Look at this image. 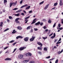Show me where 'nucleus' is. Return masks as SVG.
<instances>
[{"label":"nucleus","mask_w":63,"mask_h":63,"mask_svg":"<svg viewBox=\"0 0 63 63\" xmlns=\"http://www.w3.org/2000/svg\"><path fill=\"white\" fill-rule=\"evenodd\" d=\"M23 57V55L22 54L19 55L18 57V58L19 59H22Z\"/></svg>","instance_id":"nucleus-1"},{"label":"nucleus","mask_w":63,"mask_h":63,"mask_svg":"<svg viewBox=\"0 0 63 63\" xmlns=\"http://www.w3.org/2000/svg\"><path fill=\"white\" fill-rule=\"evenodd\" d=\"M35 37H34L33 36H32V37L30 39V41L31 42H32L34 40V39H35Z\"/></svg>","instance_id":"nucleus-2"},{"label":"nucleus","mask_w":63,"mask_h":63,"mask_svg":"<svg viewBox=\"0 0 63 63\" xmlns=\"http://www.w3.org/2000/svg\"><path fill=\"white\" fill-rule=\"evenodd\" d=\"M19 20V18H16L15 19V22H16V23H19L20 22H19V21H18V20Z\"/></svg>","instance_id":"nucleus-3"},{"label":"nucleus","mask_w":63,"mask_h":63,"mask_svg":"<svg viewBox=\"0 0 63 63\" xmlns=\"http://www.w3.org/2000/svg\"><path fill=\"white\" fill-rule=\"evenodd\" d=\"M36 19H37V18H35V19H34L32 22L31 23V24H34V23H35L36 22V21H35Z\"/></svg>","instance_id":"nucleus-4"},{"label":"nucleus","mask_w":63,"mask_h":63,"mask_svg":"<svg viewBox=\"0 0 63 63\" xmlns=\"http://www.w3.org/2000/svg\"><path fill=\"white\" fill-rule=\"evenodd\" d=\"M12 60L11 58H7L5 59V61H10V60Z\"/></svg>","instance_id":"nucleus-5"},{"label":"nucleus","mask_w":63,"mask_h":63,"mask_svg":"<svg viewBox=\"0 0 63 63\" xmlns=\"http://www.w3.org/2000/svg\"><path fill=\"white\" fill-rule=\"evenodd\" d=\"M17 1H16V2H13V6H16V4H17Z\"/></svg>","instance_id":"nucleus-6"},{"label":"nucleus","mask_w":63,"mask_h":63,"mask_svg":"<svg viewBox=\"0 0 63 63\" xmlns=\"http://www.w3.org/2000/svg\"><path fill=\"white\" fill-rule=\"evenodd\" d=\"M29 39L28 37H26L24 38V40L25 41V42H27L28 40Z\"/></svg>","instance_id":"nucleus-7"},{"label":"nucleus","mask_w":63,"mask_h":63,"mask_svg":"<svg viewBox=\"0 0 63 63\" xmlns=\"http://www.w3.org/2000/svg\"><path fill=\"white\" fill-rule=\"evenodd\" d=\"M60 5L61 6H62L63 5L62 0H60Z\"/></svg>","instance_id":"nucleus-8"},{"label":"nucleus","mask_w":63,"mask_h":63,"mask_svg":"<svg viewBox=\"0 0 63 63\" xmlns=\"http://www.w3.org/2000/svg\"><path fill=\"white\" fill-rule=\"evenodd\" d=\"M55 33H54L53 34V36H52L51 37V39H54L55 37Z\"/></svg>","instance_id":"nucleus-9"},{"label":"nucleus","mask_w":63,"mask_h":63,"mask_svg":"<svg viewBox=\"0 0 63 63\" xmlns=\"http://www.w3.org/2000/svg\"><path fill=\"white\" fill-rule=\"evenodd\" d=\"M25 48V47H21L19 48V50H22Z\"/></svg>","instance_id":"nucleus-10"},{"label":"nucleus","mask_w":63,"mask_h":63,"mask_svg":"<svg viewBox=\"0 0 63 63\" xmlns=\"http://www.w3.org/2000/svg\"><path fill=\"white\" fill-rule=\"evenodd\" d=\"M17 28L19 30H22V28L20 26H18L17 27Z\"/></svg>","instance_id":"nucleus-11"},{"label":"nucleus","mask_w":63,"mask_h":63,"mask_svg":"<svg viewBox=\"0 0 63 63\" xmlns=\"http://www.w3.org/2000/svg\"><path fill=\"white\" fill-rule=\"evenodd\" d=\"M49 6V4H48L45 7L44 9L45 10H46L47 9V8H48V6Z\"/></svg>","instance_id":"nucleus-12"},{"label":"nucleus","mask_w":63,"mask_h":63,"mask_svg":"<svg viewBox=\"0 0 63 63\" xmlns=\"http://www.w3.org/2000/svg\"><path fill=\"white\" fill-rule=\"evenodd\" d=\"M37 44L39 45V46H43V44H42V43L39 42H38L37 43Z\"/></svg>","instance_id":"nucleus-13"},{"label":"nucleus","mask_w":63,"mask_h":63,"mask_svg":"<svg viewBox=\"0 0 63 63\" xmlns=\"http://www.w3.org/2000/svg\"><path fill=\"white\" fill-rule=\"evenodd\" d=\"M40 23H41V22L39 21L37 23H36V24H35V25H39V24H40Z\"/></svg>","instance_id":"nucleus-14"},{"label":"nucleus","mask_w":63,"mask_h":63,"mask_svg":"<svg viewBox=\"0 0 63 63\" xmlns=\"http://www.w3.org/2000/svg\"><path fill=\"white\" fill-rule=\"evenodd\" d=\"M16 39H18V38H23V37L21 36H18L16 38Z\"/></svg>","instance_id":"nucleus-15"},{"label":"nucleus","mask_w":63,"mask_h":63,"mask_svg":"<svg viewBox=\"0 0 63 63\" xmlns=\"http://www.w3.org/2000/svg\"><path fill=\"white\" fill-rule=\"evenodd\" d=\"M0 27H3V22H0Z\"/></svg>","instance_id":"nucleus-16"},{"label":"nucleus","mask_w":63,"mask_h":63,"mask_svg":"<svg viewBox=\"0 0 63 63\" xmlns=\"http://www.w3.org/2000/svg\"><path fill=\"white\" fill-rule=\"evenodd\" d=\"M16 30H13V32H12V33L13 34H15V33H16V31H15Z\"/></svg>","instance_id":"nucleus-17"},{"label":"nucleus","mask_w":63,"mask_h":63,"mask_svg":"<svg viewBox=\"0 0 63 63\" xmlns=\"http://www.w3.org/2000/svg\"><path fill=\"white\" fill-rule=\"evenodd\" d=\"M37 49H39V50H42L43 49V48H42V47H38Z\"/></svg>","instance_id":"nucleus-18"},{"label":"nucleus","mask_w":63,"mask_h":63,"mask_svg":"<svg viewBox=\"0 0 63 63\" xmlns=\"http://www.w3.org/2000/svg\"><path fill=\"white\" fill-rule=\"evenodd\" d=\"M31 7V6H29L27 7L25 9L26 10H28V9H30V8Z\"/></svg>","instance_id":"nucleus-19"},{"label":"nucleus","mask_w":63,"mask_h":63,"mask_svg":"<svg viewBox=\"0 0 63 63\" xmlns=\"http://www.w3.org/2000/svg\"><path fill=\"white\" fill-rule=\"evenodd\" d=\"M29 60L24 61V62L25 63H27V62H29Z\"/></svg>","instance_id":"nucleus-20"},{"label":"nucleus","mask_w":63,"mask_h":63,"mask_svg":"<svg viewBox=\"0 0 63 63\" xmlns=\"http://www.w3.org/2000/svg\"><path fill=\"white\" fill-rule=\"evenodd\" d=\"M28 55L30 56H31L32 55V54H31V53H30V52H28Z\"/></svg>","instance_id":"nucleus-21"},{"label":"nucleus","mask_w":63,"mask_h":63,"mask_svg":"<svg viewBox=\"0 0 63 63\" xmlns=\"http://www.w3.org/2000/svg\"><path fill=\"white\" fill-rule=\"evenodd\" d=\"M13 5V2H11L10 3V7H12V6Z\"/></svg>","instance_id":"nucleus-22"},{"label":"nucleus","mask_w":63,"mask_h":63,"mask_svg":"<svg viewBox=\"0 0 63 63\" xmlns=\"http://www.w3.org/2000/svg\"><path fill=\"white\" fill-rule=\"evenodd\" d=\"M15 42V40H12L11 41L9 42V43H13V42Z\"/></svg>","instance_id":"nucleus-23"},{"label":"nucleus","mask_w":63,"mask_h":63,"mask_svg":"<svg viewBox=\"0 0 63 63\" xmlns=\"http://www.w3.org/2000/svg\"><path fill=\"white\" fill-rule=\"evenodd\" d=\"M48 23H51V21L50 20V19H49L48 20Z\"/></svg>","instance_id":"nucleus-24"},{"label":"nucleus","mask_w":63,"mask_h":63,"mask_svg":"<svg viewBox=\"0 0 63 63\" xmlns=\"http://www.w3.org/2000/svg\"><path fill=\"white\" fill-rule=\"evenodd\" d=\"M22 11V9L20 10H18L16 12V13H19V12H21Z\"/></svg>","instance_id":"nucleus-25"},{"label":"nucleus","mask_w":63,"mask_h":63,"mask_svg":"<svg viewBox=\"0 0 63 63\" xmlns=\"http://www.w3.org/2000/svg\"><path fill=\"white\" fill-rule=\"evenodd\" d=\"M38 52L39 54H40V55H42V52H41L38 51Z\"/></svg>","instance_id":"nucleus-26"},{"label":"nucleus","mask_w":63,"mask_h":63,"mask_svg":"<svg viewBox=\"0 0 63 63\" xmlns=\"http://www.w3.org/2000/svg\"><path fill=\"white\" fill-rule=\"evenodd\" d=\"M15 16H19V14L18 13L17 14H16L15 15Z\"/></svg>","instance_id":"nucleus-27"},{"label":"nucleus","mask_w":63,"mask_h":63,"mask_svg":"<svg viewBox=\"0 0 63 63\" xmlns=\"http://www.w3.org/2000/svg\"><path fill=\"white\" fill-rule=\"evenodd\" d=\"M44 50H45V51H47V48L46 47H45L44 48Z\"/></svg>","instance_id":"nucleus-28"},{"label":"nucleus","mask_w":63,"mask_h":63,"mask_svg":"<svg viewBox=\"0 0 63 63\" xmlns=\"http://www.w3.org/2000/svg\"><path fill=\"white\" fill-rule=\"evenodd\" d=\"M9 17L10 19H13V17L11 16H9Z\"/></svg>","instance_id":"nucleus-29"},{"label":"nucleus","mask_w":63,"mask_h":63,"mask_svg":"<svg viewBox=\"0 0 63 63\" xmlns=\"http://www.w3.org/2000/svg\"><path fill=\"white\" fill-rule=\"evenodd\" d=\"M9 30V29L7 28L4 31V32H6V31H8V30Z\"/></svg>","instance_id":"nucleus-30"},{"label":"nucleus","mask_w":63,"mask_h":63,"mask_svg":"<svg viewBox=\"0 0 63 63\" xmlns=\"http://www.w3.org/2000/svg\"><path fill=\"white\" fill-rule=\"evenodd\" d=\"M30 27L31 26H29L27 28V29L28 30V29H30Z\"/></svg>","instance_id":"nucleus-31"},{"label":"nucleus","mask_w":63,"mask_h":63,"mask_svg":"<svg viewBox=\"0 0 63 63\" xmlns=\"http://www.w3.org/2000/svg\"><path fill=\"white\" fill-rule=\"evenodd\" d=\"M44 1H43L42 2H41L39 3V5H41V4H43L44 3Z\"/></svg>","instance_id":"nucleus-32"},{"label":"nucleus","mask_w":63,"mask_h":63,"mask_svg":"<svg viewBox=\"0 0 63 63\" xmlns=\"http://www.w3.org/2000/svg\"><path fill=\"white\" fill-rule=\"evenodd\" d=\"M56 26V23H55L54 25H53V28H54L55 26Z\"/></svg>","instance_id":"nucleus-33"},{"label":"nucleus","mask_w":63,"mask_h":63,"mask_svg":"<svg viewBox=\"0 0 63 63\" xmlns=\"http://www.w3.org/2000/svg\"><path fill=\"white\" fill-rule=\"evenodd\" d=\"M18 9V8H15L14 9H13V10H16Z\"/></svg>","instance_id":"nucleus-34"},{"label":"nucleus","mask_w":63,"mask_h":63,"mask_svg":"<svg viewBox=\"0 0 63 63\" xmlns=\"http://www.w3.org/2000/svg\"><path fill=\"white\" fill-rule=\"evenodd\" d=\"M57 5H58V3L56 2L55 4H54V6H57Z\"/></svg>","instance_id":"nucleus-35"},{"label":"nucleus","mask_w":63,"mask_h":63,"mask_svg":"<svg viewBox=\"0 0 63 63\" xmlns=\"http://www.w3.org/2000/svg\"><path fill=\"white\" fill-rule=\"evenodd\" d=\"M35 62L34 61H32L30 62L29 63H34Z\"/></svg>","instance_id":"nucleus-36"},{"label":"nucleus","mask_w":63,"mask_h":63,"mask_svg":"<svg viewBox=\"0 0 63 63\" xmlns=\"http://www.w3.org/2000/svg\"><path fill=\"white\" fill-rule=\"evenodd\" d=\"M7 2V0H4V3H5Z\"/></svg>","instance_id":"nucleus-37"},{"label":"nucleus","mask_w":63,"mask_h":63,"mask_svg":"<svg viewBox=\"0 0 63 63\" xmlns=\"http://www.w3.org/2000/svg\"><path fill=\"white\" fill-rule=\"evenodd\" d=\"M30 17V16H29L28 17H27L25 18V19H28Z\"/></svg>","instance_id":"nucleus-38"},{"label":"nucleus","mask_w":63,"mask_h":63,"mask_svg":"<svg viewBox=\"0 0 63 63\" xmlns=\"http://www.w3.org/2000/svg\"><path fill=\"white\" fill-rule=\"evenodd\" d=\"M43 28H44V29H47V27H46L45 26H44L43 27Z\"/></svg>","instance_id":"nucleus-39"},{"label":"nucleus","mask_w":63,"mask_h":63,"mask_svg":"<svg viewBox=\"0 0 63 63\" xmlns=\"http://www.w3.org/2000/svg\"><path fill=\"white\" fill-rule=\"evenodd\" d=\"M58 60H57L55 62V63H58Z\"/></svg>","instance_id":"nucleus-40"},{"label":"nucleus","mask_w":63,"mask_h":63,"mask_svg":"<svg viewBox=\"0 0 63 63\" xmlns=\"http://www.w3.org/2000/svg\"><path fill=\"white\" fill-rule=\"evenodd\" d=\"M61 27V24L60 23H59L58 25V27L59 28H60Z\"/></svg>","instance_id":"nucleus-41"},{"label":"nucleus","mask_w":63,"mask_h":63,"mask_svg":"<svg viewBox=\"0 0 63 63\" xmlns=\"http://www.w3.org/2000/svg\"><path fill=\"white\" fill-rule=\"evenodd\" d=\"M59 29L60 30H61L63 29V28L62 27L60 28H59Z\"/></svg>","instance_id":"nucleus-42"},{"label":"nucleus","mask_w":63,"mask_h":63,"mask_svg":"<svg viewBox=\"0 0 63 63\" xmlns=\"http://www.w3.org/2000/svg\"><path fill=\"white\" fill-rule=\"evenodd\" d=\"M53 33L52 32L51 34H50L49 35V37H50V36H52V35H53Z\"/></svg>","instance_id":"nucleus-43"},{"label":"nucleus","mask_w":63,"mask_h":63,"mask_svg":"<svg viewBox=\"0 0 63 63\" xmlns=\"http://www.w3.org/2000/svg\"><path fill=\"white\" fill-rule=\"evenodd\" d=\"M40 24L41 26H42V25H43V22H41V23H40Z\"/></svg>","instance_id":"nucleus-44"},{"label":"nucleus","mask_w":63,"mask_h":63,"mask_svg":"<svg viewBox=\"0 0 63 63\" xmlns=\"http://www.w3.org/2000/svg\"><path fill=\"white\" fill-rule=\"evenodd\" d=\"M50 57V56H48L46 58H47V59H48V58H49Z\"/></svg>","instance_id":"nucleus-45"},{"label":"nucleus","mask_w":63,"mask_h":63,"mask_svg":"<svg viewBox=\"0 0 63 63\" xmlns=\"http://www.w3.org/2000/svg\"><path fill=\"white\" fill-rule=\"evenodd\" d=\"M24 7H25L24 6V5H23L21 7H20L21 9H22V8H24Z\"/></svg>","instance_id":"nucleus-46"},{"label":"nucleus","mask_w":63,"mask_h":63,"mask_svg":"<svg viewBox=\"0 0 63 63\" xmlns=\"http://www.w3.org/2000/svg\"><path fill=\"white\" fill-rule=\"evenodd\" d=\"M22 2H23V0H21L20 2V4H21L22 3Z\"/></svg>","instance_id":"nucleus-47"},{"label":"nucleus","mask_w":63,"mask_h":63,"mask_svg":"<svg viewBox=\"0 0 63 63\" xmlns=\"http://www.w3.org/2000/svg\"><path fill=\"white\" fill-rule=\"evenodd\" d=\"M16 48H15L14 49V51L13 52V53H14L15 52V51H16Z\"/></svg>","instance_id":"nucleus-48"},{"label":"nucleus","mask_w":63,"mask_h":63,"mask_svg":"<svg viewBox=\"0 0 63 63\" xmlns=\"http://www.w3.org/2000/svg\"><path fill=\"white\" fill-rule=\"evenodd\" d=\"M57 41V39H56L55 40V41H54V43H56Z\"/></svg>","instance_id":"nucleus-49"},{"label":"nucleus","mask_w":63,"mask_h":63,"mask_svg":"<svg viewBox=\"0 0 63 63\" xmlns=\"http://www.w3.org/2000/svg\"><path fill=\"white\" fill-rule=\"evenodd\" d=\"M43 39H46L47 38V37H43Z\"/></svg>","instance_id":"nucleus-50"},{"label":"nucleus","mask_w":63,"mask_h":63,"mask_svg":"<svg viewBox=\"0 0 63 63\" xmlns=\"http://www.w3.org/2000/svg\"><path fill=\"white\" fill-rule=\"evenodd\" d=\"M21 15H22V16H24V13H21Z\"/></svg>","instance_id":"nucleus-51"},{"label":"nucleus","mask_w":63,"mask_h":63,"mask_svg":"<svg viewBox=\"0 0 63 63\" xmlns=\"http://www.w3.org/2000/svg\"><path fill=\"white\" fill-rule=\"evenodd\" d=\"M23 12L25 14H26V12L25 10H23Z\"/></svg>","instance_id":"nucleus-52"},{"label":"nucleus","mask_w":63,"mask_h":63,"mask_svg":"<svg viewBox=\"0 0 63 63\" xmlns=\"http://www.w3.org/2000/svg\"><path fill=\"white\" fill-rule=\"evenodd\" d=\"M34 29L35 31H37V30H38V29H37L34 28Z\"/></svg>","instance_id":"nucleus-53"},{"label":"nucleus","mask_w":63,"mask_h":63,"mask_svg":"<svg viewBox=\"0 0 63 63\" xmlns=\"http://www.w3.org/2000/svg\"><path fill=\"white\" fill-rule=\"evenodd\" d=\"M17 43L16 42H15V43H14L13 44V46H15V44H16Z\"/></svg>","instance_id":"nucleus-54"},{"label":"nucleus","mask_w":63,"mask_h":63,"mask_svg":"<svg viewBox=\"0 0 63 63\" xmlns=\"http://www.w3.org/2000/svg\"><path fill=\"white\" fill-rule=\"evenodd\" d=\"M61 53H60V51H59L58 52V54L59 55Z\"/></svg>","instance_id":"nucleus-55"},{"label":"nucleus","mask_w":63,"mask_h":63,"mask_svg":"<svg viewBox=\"0 0 63 63\" xmlns=\"http://www.w3.org/2000/svg\"><path fill=\"white\" fill-rule=\"evenodd\" d=\"M55 8H56V7H54V8H52L51 9V10H54V9H55Z\"/></svg>","instance_id":"nucleus-56"},{"label":"nucleus","mask_w":63,"mask_h":63,"mask_svg":"<svg viewBox=\"0 0 63 63\" xmlns=\"http://www.w3.org/2000/svg\"><path fill=\"white\" fill-rule=\"evenodd\" d=\"M29 13H32V11H29Z\"/></svg>","instance_id":"nucleus-57"},{"label":"nucleus","mask_w":63,"mask_h":63,"mask_svg":"<svg viewBox=\"0 0 63 63\" xmlns=\"http://www.w3.org/2000/svg\"><path fill=\"white\" fill-rule=\"evenodd\" d=\"M48 31V29H46L45 30V32H47Z\"/></svg>","instance_id":"nucleus-58"},{"label":"nucleus","mask_w":63,"mask_h":63,"mask_svg":"<svg viewBox=\"0 0 63 63\" xmlns=\"http://www.w3.org/2000/svg\"><path fill=\"white\" fill-rule=\"evenodd\" d=\"M28 54V53H26L25 54V55H26V56H28V55H27Z\"/></svg>","instance_id":"nucleus-59"},{"label":"nucleus","mask_w":63,"mask_h":63,"mask_svg":"<svg viewBox=\"0 0 63 63\" xmlns=\"http://www.w3.org/2000/svg\"><path fill=\"white\" fill-rule=\"evenodd\" d=\"M63 49H62L61 50V51L60 52V53H62V52H63Z\"/></svg>","instance_id":"nucleus-60"},{"label":"nucleus","mask_w":63,"mask_h":63,"mask_svg":"<svg viewBox=\"0 0 63 63\" xmlns=\"http://www.w3.org/2000/svg\"><path fill=\"white\" fill-rule=\"evenodd\" d=\"M61 41V38H60L58 41V42H59V41Z\"/></svg>","instance_id":"nucleus-61"},{"label":"nucleus","mask_w":63,"mask_h":63,"mask_svg":"<svg viewBox=\"0 0 63 63\" xmlns=\"http://www.w3.org/2000/svg\"><path fill=\"white\" fill-rule=\"evenodd\" d=\"M28 6V5H27V4H26L25 5H24V6L25 7H27Z\"/></svg>","instance_id":"nucleus-62"},{"label":"nucleus","mask_w":63,"mask_h":63,"mask_svg":"<svg viewBox=\"0 0 63 63\" xmlns=\"http://www.w3.org/2000/svg\"><path fill=\"white\" fill-rule=\"evenodd\" d=\"M7 20L8 22H9V21H10V20L9 19H7Z\"/></svg>","instance_id":"nucleus-63"},{"label":"nucleus","mask_w":63,"mask_h":63,"mask_svg":"<svg viewBox=\"0 0 63 63\" xmlns=\"http://www.w3.org/2000/svg\"><path fill=\"white\" fill-rule=\"evenodd\" d=\"M43 21H46V20L45 19H44L43 20Z\"/></svg>","instance_id":"nucleus-64"}]
</instances>
